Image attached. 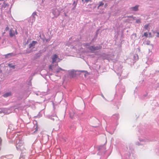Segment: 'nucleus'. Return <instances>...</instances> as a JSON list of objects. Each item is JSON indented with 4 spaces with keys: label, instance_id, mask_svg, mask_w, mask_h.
Listing matches in <instances>:
<instances>
[{
    "label": "nucleus",
    "instance_id": "22",
    "mask_svg": "<svg viewBox=\"0 0 159 159\" xmlns=\"http://www.w3.org/2000/svg\"><path fill=\"white\" fill-rule=\"evenodd\" d=\"M100 6H99V5L97 7V9H99V7Z\"/></svg>",
    "mask_w": 159,
    "mask_h": 159
},
{
    "label": "nucleus",
    "instance_id": "17",
    "mask_svg": "<svg viewBox=\"0 0 159 159\" xmlns=\"http://www.w3.org/2000/svg\"><path fill=\"white\" fill-rule=\"evenodd\" d=\"M33 16H34L36 15V12H34L33 14Z\"/></svg>",
    "mask_w": 159,
    "mask_h": 159
},
{
    "label": "nucleus",
    "instance_id": "27",
    "mask_svg": "<svg viewBox=\"0 0 159 159\" xmlns=\"http://www.w3.org/2000/svg\"><path fill=\"white\" fill-rule=\"evenodd\" d=\"M129 17H133L132 16H129Z\"/></svg>",
    "mask_w": 159,
    "mask_h": 159
},
{
    "label": "nucleus",
    "instance_id": "19",
    "mask_svg": "<svg viewBox=\"0 0 159 159\" xmlns=\"http://www.w3.org/2000/svg\"><path fill=\"white\" fill-rule=\"evenodd\" d=\"M49 69L52 70V67L51 66H49Z\"/></svg>",
    "mask_w": 159,
    "mask_h": 159
},
{
    "label": "nucleus",
    "instance_id": "1",
    "mask_svg": "<svg viewBox=\"0 0 159 159\" xmlns=\"http://www.w3.org/2000/svg\"><path fill=\"white\" fill-rule=\"evenodd\" d=\"M18 34V32L16 30H14L12 29H11L9 31V35L11 37H15L16 35Z\"/></svg>",
    "mask_w": 159,
    "mask_h": 159
},
{
    "label": "nucleus",
    "instance_id": "8",
    "mask_svg": "<svg viewBox=\"0 0 159 159\" xmlns=\"http://www.w3.org/2000/svg\"><path fill=\"white\" fill-rule=\"evenodd\" d=\"M7 5V4H6L4 2H3L2 6L1 9H2L3 8H5L6 7Z\"/></svg>",
    "mask_w": 159,
    "mask_h": 159
},
{
    "label": "nucleus",
    "instance_id": "24",
    "mask_svg": "<svg viewBox=\"0 0 159 159\" xmlns=\"http://www.w3.org/2000/svg\"><path fill=\"white\" fill-rule=\"evenodd\" d=\"M1 1H0V2H1ZM2 4V3H1V2H0V5H1Z\"/></svg>",
    "mask_w": 159,
    "mask_h": 159
},
{
    "label": "nucleus",
    "instance_id": "6",
    "mask_svg": "<svg viewBox=\"0 0 159 159\" xmlns=\"http://www.w3.org/2000/svg\"><path fill=\"white\" fill-rule=\"evenodd\" d=\"M139 6L136 5L134 7H132L130 8V9L133 11H137L138 10Z\"/></svg>",
    "mask_w": 159,
    "mask_h": 159
},
{
    "label": "nucleus",
    "instance_id": "23",
    "mask_svg": "<svg viewBox=\"0 0 159 159\" xmlns=\"http://www.w3.org/2000/svg\"><path fill=\"white\" fill-rule=\"evenodd\" d=\"M4 0H0V1H3Z\"/></svg>",
    "mask_w": 159,
    "mask_h": 159
},
{
    "label": "nucleus",
    "instance_id": "21",
    "mask_svg": "<svg viewBox=\"0 0 159 159\" xmlns=\"http://www.w3.org/2000/svg\"><path fill=\"white\" fill-rule=\"evenodd\" d=\"M149 35L150 36V37H151V33H149Z\"/></svg>",
    "mask_w": 159,
    "mask_h": 159
},
{
    "label": "nucleus",
    "instance_id": "25",
    "mask_svg": "<svg viewBox=\"0 0 159 159\" xmlns=\"http://www.w3.org/2000/svg\"><path fill=\"white\" fill-rule=\"evenodd\" d=\"M1 72V70L0 69V73Z\"/></svg>",
    "mask_w": 159,
    "mask_h": 159
},
{
    "label": "nucleus",
    "instance_id": "5",
    "mask_svg": "<svg viewBox=\"0 0 159 159\" xmlns=\"http://www.w3.org/2000/svg\"><path fill=\"white\" fill-rule=\"evenodd\" d=\"M100 48L98 47H94V46H91L90 47V50H91L92 51L98 50Z\"/></svg>",
    "mask_w": 159,
    "mask_h": 159
},
{
    "label": "nucleus",
    "instance_id": "4",
    "mask_svg": "<svg viewBox=\"0 0 159 159\" xmlns=\"http://www.w3.org/2000/svg\"><path fill=\"white\" fill-rule=\"evenodd\" d=\"M37 43V42L36 41H33L31 43H30L29 45V48H31L32 47L34 46Z\"/></svg>",
    "mask_w": 159,
    "mask_h": 159
},
{
    "label": "nucleus",
    "instance_id": "7",
    "mask_svg": "<svg viewBox=\"0 0 159 159\" xmlns=\"http://www.w3.org/2000/svg\"><path fill=\"white\" fill-rule=\"evenodd\" d=\"M11 95V92L7 93H5L3 95V97H7L8 96H9Z\"/></svg>",
    "mask_w": 159,
    "mask_h": 159
},
{
    "label": "nucleus",
    "instance_id": "20",
    "mask_svg": "<svg viewBox=\"0 0 159 159\" xmlns=\"http://www.w3.org/2000/svg\"><path fill=\"white\" fill-rule=\"evenodd\" d=\"M107 4H105V7H106L107 6Z\"/></svg>",
    "mask_w": 159,
    "mask_h": 159
},
{
    "label": "nucleus",
    "instance_id": "3",
    "mask_svg": "<svg viewBox=\"0 0 159 159\" xmlns=\"http://www.w3.org/2000/svg\"><path fill=\"white\" fill-rule=\"evenodd\" d=\"M23 145V143L20 140H19L18 143L16 144V147L18 148H20V147Z\"/></svg>",
    "mask_w": 159,
    "mask_h": 159
},
{
    "label": "nucleus",
    "instance_id": "16",
    "mask_svg": "<svg viewBox=\"0 0 159 159\" xmlns=\"http://www.w3.org/2000/svg\"><path fill=\"white\" fill-rule=\"evenodd\" d=\"M9 28L8 26H7L5 28V30L6 31L8 30H9Z\"/></svg>",
    "mask_w": 159,
    "mask_h": 159
},
{
    "label": "nucleus",
    "instance_id": "13",
    "mask_svg": "<svg viewBox=\"0 0 159 159\" xmlns=\"http://www.w3.org/2000/svg\"><path fill=\"white\" fill-rule=\"evenodd\" d=\"M8 66L10 67H12V68H15V66H14V65L12 66L11 64H9L8 65Z\"/></svg>",
    "mask_w": 159,
    "mask_h": 159
},
{
    "label": "nucleus",
    "instance_id": "12",
    "mask_svg": "<svg viewBox=\"0 0 159 159\" xmlns=\"http://www.w3.org/2000/svg\"><path fill=\"white\" fill-rule=\"evenodd\" d=\"M136 22L137 23H140L141 20L140 19H138L136 21Z\"/></svg>",
    "mask_w": 159,
    "mask_h": 159
},
{
    "label": "nucleus",
    "instance_id": "14",
    "mask_svg": "<svg viewBox=\"0 0 159 159\" xmlns=\"http://www.w3.org/2000/svg\"><path fill=\"white\" fill-rule=\"evenodd\" d=\"M60 70H63L62 69H61L60 68H59L58 69V70L57 71V72L58 73L60 71Z\"/></svg>",
    "mask_w": 159,
    "mask_h": 159
},
{
    "label": "nucleus",
    "instance_id": "26",
    "mask_svg": "<svg viewBox=\"0 0 159 159\" xmlns=\"http://www.w3.org/2000/svg\"><path fill=\"white\" fill-rule=\"evenodd\" d=\"M157 34L159 35V32L157 33Z\"/></svg>",
    "mask_w": 159,
    "mask_h": 159
},
{
    "label": "nucleus",
    "instance_id": "11",
    "mask_svg": "<svg viewBox=\"0 0 159 159\" xmlns=\"http://www.w3.org/2000/svg\"><path fill=\"white\" fill-rule=\"evenodd\" d=\"M143 36L147 37H148V34L147 32H145L144 33Z\"/></svg>",
    "mask_w": 159,
    "mask_h": 159
},
{
    "label": "nucleus",
    "instance_id": "15",
    "mask_svg": "<svg viewBox=\"0 0 159 159\" xmlns=\"http://www.w3.org/2000/svg\"><path fill=\"white\" fill-rule=\"evenodd\" d=\"M89 1L91 2V0H85V2L86 3H87Z\"/></svg>",
    "mask_w": 159,
    "mask_h": 159
},
{
    "label": "nucleus",
    "instance_id": "18",
    "mask_svg": "<svg viewBox=\"0 0 159 159\" xmlns=\"http://www.w3.org/2000/svg\"><path fill=\"white\" fill-rule=\"evenodd\" d=\"M2 139L0 138V144H1L2 143Z\"/></svg>",
    "mask_w": 159,
    "mask_h": 159
},
{
    "label": "nucleus",
    "instance_id": "2",
    "mask_svg": "<svg viewBox=\"0 0 159 159\" xmlns=\"http://www.w3.org/2000/svg\"><path fill=\"white\" fill-rule=\"evenodd\" d=\"M52 63H54L56 62L57 60L58 59V56L56 54L53 55L52 57Z\"/></svg>",
    "mask_w": 159,
    "mask_h": 159
},
{
    "label": "nucleus",
    "instance_id": "9",
    "mask_svg": "<svg viewBox=\"0 0 159 159\" xmlns=\"http://www.w3.org/2000/svg\"><path fill=\"white\" fill-rule=\"evenodd\" d=\"M149 26V24H148L145 25L144 26V28L146 30H148V27Z\"/></svg>",
    "mask_w": 159,
    "mask_h": 159
},
{
    "label": "nucleus",
    "instance_id": "10",
    "mask_svg": "<svg viewBox=\"0 0 159 159\" xmlns=\"http://www.w3.org/2000/svg\"><path fill=\"white\" fill-rule=\"evenodd\" d=\"M104 5V3L102 2H99V6H103Z\"/></svg>",
    "mask_w": 159,
    "mask_h": 159
},
{
    "label": "nucleus",
    "instance_id": "28",
    "mask_svg": "<svg viewBox=\"0 0 159 159\" xmlns=\"http://www.w3.org/2000/svg\"><path fill=\"white\" fill-rule=\"evenodd\" d=\"M84 1V0H82V1Z\"/></svg>",
    "mask_w": 159,
    "mask_h": 159
}]
</instances>
